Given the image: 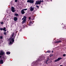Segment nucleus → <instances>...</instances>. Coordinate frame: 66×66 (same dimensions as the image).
<instances>
[{
    "label": "nucleus",
    "mask_w": 66,
    "mask_h": 66,
    "mask_svg": "<svg viewBox=\"0 0 66 66\" xmlns=\"http://www.w3.org/2000/svg\"><path fill=\"white\" fill-rule=\"evenodd\" d=\"M14 38H10V39L9 45H12L13 44V43L14 42Z\"/></svg>",
    "instance_id": "1"
},
{
    "label": "nucleus",
    "mask_w": 66,
    "mask_h": 66,
    "mask_svg": "<svg viewBox=\"0 0 66 66\" xmlns=\"http://www.w3.org/2000/svg\"><path fill=\"white\" fill-rule=\"evenodd\" d=\"M43 0L40 1H37L36 2V3H35V4H36L37 5H38V4H40L42 2H43Z\"/></svg>",
    "instance_id": "2"
},
{
    "label": "nucleus",
    "mask_w": 66,
    "mask_h": 66,
    "mask_svg": "<svg viewBox=\"0 0 66 66\" xmlns=\"http://www.w3.org/2000/svg\"><path fill=\"white\" fill-rule=\"evenodd\" d=\"M27 2L33 4L34 3V1L33 0H28Z\"/></svg>",
    "instance_id": "3"
},
{
    "label": "nucleus",
    "mask_w": 66,
    "mask_h": 66,
    "mask_svg": "<svg viewBox=\"0 0 66 66\" xmlns=\"http://www.w3.org/2000/svg\"><path fill=\"white\" fill-rule=\"evenodd\" d=\"M45 59V57H41L40 59H39L37 61V62H38V61H42L43 60H44Z\"/></svg>",
    "instance_id": "4"
},
{
    "label": "nucleus",
    "mask_w": 66,
    "mask_h": 66,
    "mask_svg": "<svg viewBox=\"0 0 66 66\" xmlns=\"http://www.w3.org/2000/svg\"><path fill=\"white\" fill-rule=\"evenodd\" d=\"M11 11L13 12H15L16 11V10H15V8L13 7H11Z\"/></svg>",
    "instance_id": "5"
},
{
    "label": "nucleus",
    "mask_w": 66,
    "mask_h": 66,
    "mask_svg": "<svg viewBox=\"0 0 66 66\" xmlns=\"http://www.w3.org/2000/svg\"><path fill=\"white\" fill-rule=\"evenodd\" d=\"M61 59H62V58L61 57L55 60V61L56 62L59 61L61 60Z\"/></svg>",
    "instance_id": "6"
},
{
    "label": "nucleus",
    "mask_w": 66,
    "mask_h": 66,
    "mask_svg": "<svg viewBox=\"0 0 66 66\" xmlns=\"http://www.w3.org/2000/svg\"><path fill=\"white\" fill-rule=\"evenodd\" d=\"M0 55H3V54H4V53L3 52V51H0Z\"/></svg>",
    "instance_id": "7"
},
{
    "label": "nucleus",
    "mask_w": 66,
    "mask_h": 66,
    "mask_svg": "<svg viewBox=\"0 0 66 66\" xmlns=\"http://www.w3.org/2000/svg\"><path fill=\"white\" fill-rule=\"evenodd\" d=\"M35 9V8L32 7V6H31L30 7V11H33L34 10V9Z\"/></svg>",
    "instance_id": "8"
},
{
    "label": "nucleus",
    "mask_w": 66,
    "mask_h": 66,
    "mask_svg": "<svg viewBox=\"0 0 66 66\" xmlns=\"http://www.w3.org/2000/svg\"><path fill=\"white\" fill-rule=\"evenodd\" d=\"M21 13L22 14H24L25 13V12H24L23 10H22L21 11Z\"/></svg>",
    "instance_id": "9"
},
{
    "label": "nucleus",
    "mask_w": 66,
    "mask_h": 66,
    "mask_svg": "<svg viewBox=\"0 0 66 66\" xmlns=\"http://www.w3.org/2000/svg\"><path fill=\"white\" fill-rule=\"evenodd\" d=\"M18 19H17V17H14V21H17V20Z\"/></svg>",
    "instance_id": "10"
},
{
    "label": "nucleus",
    "mask_w": 66,
    "mask_h": 66,
    "mask_svg": "<svg viewBox=\"0 0 66 66\" xmlns=\"http://www.w3.org/2000/svg\"><path fill=\"white\" fill-rule=\"evenodd\" d=\"M3 60H1L0 61V64H3Z\"/></svg>",
    "instance_id": "11"
},
{
    "label": "nucleus",
    "mask_w": 66,
    "mask_h": 66,
    "mask_svg": "<svg viewBox=\"0 0 66 66\" xmlns=\"http://www.w3.org/2000/svg\"><path fill=\"white\" fill-rule=\"evenodd\" d=\"M27 18L26 17L24 16L23 18L22 19V20H24V19H26Z\"/></svg>",
    "instance_id": "12"
},
{
    "label": "nucleus",
    "mask_w": 66,
    "mask_h": 66,
    "mask_svg": "<svg viewBox=\"0 0 66 66\" xmlns=\"http://www.w3.org/2000/svg\"><path fill=\"white\" fill-rule=\"evenodd\" d=\"M33 24V23H32V22L30 21V22L29 23V26H30L31 25H32Z\"/></svg>",
    "instance_id": "13"
},
{
    "label": "nucleus",
    "mask_w": 66,
    "mask_h": 66,
    "mask_svg": "<svg viewBox=\"0 0 66 66\" xmlns=\"http://www.w3.org/2000/svg\"><path fill=\"white\" fill-rule=\"evenodd\" d=\"M6 29V28L5 27L3 29V30L4 31V32H5L6 31V30L5 29Z\"/></svg>",
    "instance_id": "14"
},
{
    "label": "nucleus",
    "mask_w": 66,
    "mask_h": 66,
    "mask_svg": "<svg viewBox=\"0 0 66 66\" xmlns=\"http://www.w3.org/2000/svg\"><path fill=\"white\" fill-rule=\"evenodd\" d=\"M26 19H24L22 23H25L26 22Z\"/></svg>",
    "instance_id": "15"
},
{
    "label": "nucleus",
    "mask_w": 66,
    "mask_h": 66,
    "mask_svg": "<svg viewBox=\"0 0 66 66\" xmlns=\"http://www.w3.org/2000/svg\"><path fill=\"white\" fill-rule=\"evenodd\" d=\"M14 15H15V16H18L19 15L17 13H15L14 14Z\"/></svg>",
    "instance_id": "16"
},
{
    "label": "nucleus",
    "mask_w": 66,
    "mask_h": 66,
    "mask_svg": "<svg viewBox=\"0 0 66 66\" xmlns=\"http://www.w3.org/2000/svg\"><path fill=\"white\" fill-rule=\"evenodd\" d=\"M10 52H6V54H10Z\"/></svg>",
    "instance_id": "17"
},
{
    "label": "nucleus",
    "mask_w": 66,
    "mask_h": 66,
    "mask_svg": "<svg viewBox=\"0 0 66 66\" xmlns=\"http://www.w3.org/2000/svg\"><path fill=\"white\" fill-rule=\"evenodd\" d=\"M61 41H59L56 42V43H61Z\"/></svg>",
    "instance_id": "18"
},
{
    "label": "nucleus",
    "mask_w": 66,
    "mask_h": 66,
    "mask_svg": "<svg viewBox=\"0 0 66 66\" xmlns=\"http://www.w3.org/2000/svg\"><path fill=\"white\" fill-rule=\"evenodd\" d=\"M47 53H50V51H47L46 52V53H47Z\"/></svg>",
    "instance_id": "19"
},
{
    "label": "nucleus",
    "mask_w": 66,
    "mask_h": 66,
    "mask_svg": "<svg viewBox=\"0 0 66 66\" xmlns=\"http://www.w3.org/2000/svg\"><path fill=\"white\" fill-rule=\"evenodd\" d=\"M63 28L65 29H66V26H64V27H63Z\"/></svg>",
    "instance_id": "20"
},
{
    "label": "nucleus",
    "mask_w": 66,
    "mask_h": 66,
    "mask_svg": "<svg viewBox=\"0 0 66 66\" xmlns=\"http://www.w3.org/2000/svg\"><path fill=\"white\" fill-rule=\"evenodd\" d=\"M27 9H23V10L24 11H24H27Z\"/></svg>",
    "instance_id": "21"
},
{
    "label": "nucleus",
    "mask_w": 66,
    "mask_h": 66,
    "mask_svg": "<svg viewBox=\"0 0 66 66\" xmlns=\"http://www.w3.org/2000/svg\"><path fill=\"white\" fill-rule=\"evenodd\" d=\"M0 38H1V39H2V38H3V37H2V36H1Z\"/></svg>",
    "instance_id": "22"
},
{
    "label": "nucleus",
    "mask_w": 66,
    "mask_h": 66,
    "mask_svg": "<svg viewBox=\"0 0 66 66\" xmlns=\"http://www.w3.org/2000/svg\"><path fill=\"white\" fill-rule=\"evenodd\" d=\"M4 35H6V33L5 32H4Z\"/></svg>",
    "instance_id": "23"
},
{
    "label": "nucleus",
    "mask_w": 66,
    "mask_h": 66,
    "mask_svg": "<svg viewBox=\"0 0 66 66\" xmlns=\"http://www.w3.org/2000/svg\"><path fill=\"white\" fill-rule=\"evenodd\" d=\"M36 6L37 8H38L39 7V6H38L37 5H36Z\"/></svg>",
    "instance_id": "24"
},
{
    "label": "nucleus",
    "mask_w": 66,
    "mask_h": 66,
    "mask_svg": "<svg viewBox=\"0 0 66 66\" xmlns=\"http://www.w3.org/2000/svg\"><path fill=\"white\" fill-rule=\"evenodd\" d=\"M15 2H17L18 1L17 0H15Z\"/></svg>",
    "instance_id": "25"
},
{
    "label": "nucleus",
    "mask_w": 66,
    "mask_h": 66,
    "mask_svg": "<svg viewBox=\"0 0 66 66\" xmlns=\"http://www.w3.org/2000/svg\"><path fill=\"white\" fill-rule=\"evenodd\" d=\"M12 37H14V33L12 34Z\"/></svg>",
    "instance_id": "26"
},
{
    "label": "nucleus",
    "mask_w": 66,
    "mask_h": 66,
    "mask_svg": "<svg viewBox=\"0 0 66 66\" xmlns=\"http://www.w3.org/2000/svg\"><path fill=\"white\" fill-rule=\"evenodd\" d=\"M63 56H66V54H63Z\"/></svg>",
    "instance_id": "27"
},
{
    "label": "nucleus",
    "mask_w": 66,
    "mask_h": 66,
    "mask_svg": "<svg viewBox=\"0 0 66 66\" xmlns=\"http://www.w3.org/2000/svg\"><path fill=\"white\" fill-rule=\"evenodd\" d=\"M0 30H3V28H0Z\"/></svg>",
    "instance_id": "28"
},
{
    "label": "nucleus",
    "mask_w": 66,
    "mask_h": 66,
    "mask_svg": "<svg viewBox=\"0 0 66 66\" xmlns=\"http://www.w3.org/2000/svg\"><path fill=\"white\" fill-rule=\"evenodd\" d=\"M31 19V17H30L29 18V20H30V19Z\"/></svg>",
    "instance_id": "29"
},
{
    "label": "nucleus",
    "mask_w": 66,
    "mask_h": 66,
    "mask_svg": "<svg viewBox=\"0 0 66 66\" xmlns=\"http://www.w3.org/2000/svg\"><path fill=\"white\" fill-rule=\"evenodd\" d=\"M3 22H1V24H3Z\"/></svg>",
    "instance_id": "30"
},
{
    "label": "nucleus",
    "mask_w": 66,
    "mask_h": 66,
    "mask_svg": "<svg viewBox=\"0 0 66 66\" xmlns=\"http://www.w3.org/2000/svg\"><path fill=\"white\" fill-rule=\"evenodd\" d=\"M48 60H47L46 61V64H48V63H47V62H48Z\"/></svg>",
    "instance_id": "31"
},
{
    "label": "nucleus",
    "mask_w": 66,
    "mask_h": 66,
    "mask_svg": "<svg viewBox=\"0 0 66 66\" xmlns=\"http://www.w3.org/2000/svg\"><path fill=\"white\" fill-rule=\"evenodd\" d=\"M1 56H0V58H1Z\"/></svg>",
    "instance_id": "32"
},
{
    "label": "nucleus",
    "mask_w": 66,
    "mask_h": 66,
    "mask_svg": "<svg viewBox=\"0 0 66 66\" xmlns=\"http://www.w3.org/2000/svg\"><path fill=\"white\" fill-rule=\"evenodd\" d=\"M60 66H63L61 65H60Z\"/></svg>",
    "instance_id": "33"
},
{
    "label": "nucleus",
    "mask_w": 66,
    "mask_h": 66,
    "mask_svg": "<svg viewBox=\"0 0 66 66\" xmlns=\"http://www.w3.org/2000/svg\"><path fill=\"white\" fill-rule=\"evenodd\" d=\"M53 51H52V52H53Z\"/></svg>",
    "instance_id": "34"
},
{
    "label": "nucleus",
    "mask_w": 66,
    "mask_h": 66,
    "mask_svg": "<svg viewBox=\"0 0 66 66\" xmlns=\"http://www.w3.org/2000/svg\"><path fill=\"white\" fill-rule=\"evenodd\" d=\"M34 11H35V9H34Z\"/></svg>",
    "instance_id": "35"
},
{
    "label": "nucleus",
    "mask_w": 66,
    "mask_h": 66,
    "mask_svg": "<svg viewBox=\"0 0 66 66\" xmlns=\"http://www.w3.org/2000/svg\"><path fill=\"white\" fill-rule=\"evenodd\" d=\"M62 24H63V23H62Z\"/></svg>",
    "instance_id": "36"
},
{
    "label": "nucleus",
    "mask_w": 66,
    "mask_h": 66,
    "mask_svg": "<svg viewBox=\"0 0 66 66\" xmlns=\"http://www.w3.org/2000/svg\"><path fill=\"white\" fill-rule=\"evenodd\" d=\"M0 46H1V45H0Z\"/></svg>",
    "instance_id": "37"
}]
</instances>
